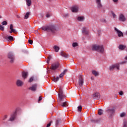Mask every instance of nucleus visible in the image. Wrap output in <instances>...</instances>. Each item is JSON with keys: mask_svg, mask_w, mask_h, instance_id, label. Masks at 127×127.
<instances>
[{"mask_svg": "<svg viewBox=\"0 0 127 127\" xmlns=\"http://www.w3.org/2000/svg\"><path fill=\"white\" fill-rule=\"evenodd\" d=\"M115 30L117 32L119 37H121V36H124V34L123 33V32H121L120 31L118 28H115Z\"/></svg>", "mask_w": 127, "mask_h": 127, "instance_id": "15", "label": "nucleus"}, {"mask_svg": "<svg viewBox=\"0 0 127 127\" xmlns=\"http://www.w3.org/2000/svg\"><path fill=\"white\" fill-rule=\"evenodd\" d=\"M79 10V6L75 5L71 7V10L72 12H78V10Z\"/></svg>", "mask_w": 127, "mask_h": 127, "instance_id": "14", "label": "nucleus"}, {"mask_svg": "<svg viewBox=\"0 0 127 127\" xmlns=\"http://www.w3.org/2000/svg\"><path fill=\"white\" fill-rule=\"evenodd\" d=\"M58 105L61 106L63 108H65L68 107L69 104L67 101H64V98H62V99H59Z\"/></svg>", "mask_w": 127, "mask_h": 127, "instance_id": "4", "label": "nucleus"}, {"mask_svg": "<svg viewBox=\"0 0 127 127\" xmlns=\"http://www.w3.org/2000/svg\"><path fill=\"white\" fill-rule=\"evenodd\" d=\"M127 48V46L123 45H120L119 46V49L120 50H125Z\"/></svg>", "mask_w": 127, "mask_h": 127, "instance_id": "19", "label": "nucleus"}, {"mask_svg": "<svg viewBox=\"0 0 127 127\" xmlns=\"http://www.w3.org/2000/svg\"><path fill=\"white\" fill-rule=\"evenodd\" d=\"M29 90H30L32 92H36V90H37V84H33L29 88Z\"/></svg>", "mask_w": 127, "mask_h": 127, "instance_id": "8", "label": "nucleus"}, {"mask_svg": "<svg viewBox=\"0 0 127 127\" xmlns=\"http://www.w3.org/2000/svg\"><path fill=\"white\" fill-rule=\"evenodd\" d=\"M114 18L116 17V14L114 13H112Z\"/></svg>", "mask_w": 127, "mask_h": 127, "instance_id": "52", "label": "nucleus"}, {"mask_svg": "<svg viewBox=\"0 0 127 127\" xmlns=\"http://www.w3.org/2000/svg\"><path fill=\"white\" fill-rule=\"evenodd\" d=\"M28 43H29V44H32L33 43V41H32V40H29Z\"/></svg>", "mask_w": 127, "mask_h": 127, "instance_id": "43", "label": "nucleus"}, {"mask_svg": "<svg viewBox=\"0 0 127 127\" xmlns=\"http://www.w3.org/2000/svg\"><path fill=\"white\" fill-rule=\"evenodd\" d=\"M100 21H101V22H103V23H107V22H108V21H107V20H106V19H104V18L101 19L100 20Z\"/></svg>", "mask_w": 127, "mask_h": 127, "instance_id": "31", "label": "nucleus"}, {"mask_svg": "<svg viewBox=\"0 0 127 127\" xmlns=\"http://www.w3.org/2000/svg\"><path fill=\"white\" fill-rule=\"evenodd\" d=\"M92 48L93 51H97L100 53H103L104 51L103 45H93Z\"/></svg>", "mask_w": 127, "mask_h": 127, "instance_id": "2", "label": "nucleus"}, {"mask_svg": "<svg viewBox=\"0 0 127 127\" xmlns=\"http://www.w3.org/2000/svg\"><path fill=\"white\" fill-rule=\"evenodd\" d=\"M126 51H127V50H126Z\"/></svg>", "mask_w": 127, "mask_h": 127, "instance_id": "57", "label": "nucleus"}, {"mask_svg": "<svg viewBox=\"0 0 127 127\" xmlns=\"http://www.w3.org/2000/svg\"><path fill=\"white\" fill-rule=\"evenodd\" d=\"M42 29L44 31L51 32L52 33H54L56 31V27L54 25H51L50 26L42 27Z\"/></svg>", "mask_w": 127, "mask_h": 127, "instance_id": "1", "label": "nucleus"}, {"mask_svg": "<svg viewBox=\"0 0 127 127\" xmlns=\"http://www.w3.org/2000/svg\"><path fill=\"white\" fill-rule=\"evenodd\" d=\"M33 77H31L29 80V83H31L33 81Z\"/></svg>", "mask_w": 127, "mask_h": 127, "instance_id": "45", "label": "nucleus"}, {"mask_svg": "<svg viewBox=\"0 0 127 127\" xmlns=\"http://www.w3.org/2000/svg\"><path fill=\"white\" fill-rule=\"evenodd\" d=\"M126 60H127V56L125 58Z\"/></svg>", "mask_w": 127, "mask_h": 127, "instance_id": "55", "label": "nucleus"}, {"mask_svg": "<svg viewBox=\"0 0 127 127\" xmlns=\"http://www.w3.org/2000/svg\"><path fill=\"white\" fill-rule=\"evenodd\" d=\"M119 95H120V96H123V95H124V91H121L120 92H119Z\"/></svg>", "mask_w": 127, "mask_h": 127, "instance_id": "44", "label": "nucleus"}, {"mask_svg": "<svg viewBox=\"0 0 127 127\" xmlns=\"http://www.w3.org/2000/svg\"><path fill=\"white\" fill-rule=\"evenodd\" d=\"M26 1L28 6H30V5H31V0H26Z\"/></svg>", "mask_w": 127, "mask_h": 127, "instance_id": "26", "label": "nucleus"}, {"mask_svg": "<svg viewBox=\"0 0 127 127\" xmlns=\"http://www.w3.org/2000/svg\"><path fill=\"white\" fill-rule=\"evenodd\" d=\"M77 46H78V43H72L73 47H77Z\"/></svg>", "mask_w": 127, "mask_h": 127, "instance_id": "34", "label": "nucleus"}, {"mask_svg": "<svg viewBox=\"0 0 127 127\" xmlns=\"http://www.w3.org/2000/svg\"><path fill=\"white\" fill-rule=\"evenodd\" d=\"M41 100H42V97L40 96L39 98L38 101L40 102V101H41Z\"/></svg>", "mask_w": 127, "mask_h": 127, "instance_id": "49", "label": "nucleus"}, {"mask_svg": "<svg viewBox=\"0 0 127 127\" xmlns=\"http://www.w3.org/2000/svg\"><path fill=\"white\" fill-rule=\"evenodd\" d=\"M126 17H125V16L124 15V14H120V15L119 16V20L120 21H126Z\"/></svg>", "mask_w": 127, "mask_h": 127, "instance_id": "16", "label": "nucleus"}, {"mask_svg": "<svg viewBox=\"0 0 127 127\" xmlns=\"http://www.w3.org/2000/svg\"><path fill=\"white\" fill-rule=\"evenodd\" d=\"M51 123H52V122H50V123L47 124L46 127H50L51 126Z\"/></svg>", "mask_w": 127, "mask_h": 127, "instance_id": "47", "label": "nucleus"}, {"mask_svg": "<svg viewBox=\"0 0 127 127\" xmlns=\"http://www.w3.org/2000/svg\"><path fill=\"white\" fill-rule=\"evenodd\" d=\"M78 85L80 87H82L84 85V78L81 75L79 77Z\"/></svg>", "mask_w": 127, "mask_h": 127, "instance_id": "9", "label": "nucleus"}, {"mask_svg": "<svg viewBox=\"0 0 127 127\" xmlns=\"http://www.w3.org/2000/svg\"><path fill=\"white\" fill-rule=\"evenodd\" d=\"M15 31H16V30H11L9 32V33H12V32H15Z\"/></svg>", "mask_w": 127, "mask_h": 127, "instance_id": "46", "label": "nucleus"}, {"mask_svg": "<svg viewBox=\"0 0 127 127\" xmlns=\"http://www.w3.org/2000/svg\"><path fill=\"white\" fill-rule=\"evenodd\" d=\"M95 2L97 6V8L99 9H101L103 8V4L101 0H95Z\"/></svg>", "mask_w": 127, "mask_h": 127, "instance_id": "6", "label": "nucleus"}, {"mask_svg": "<svg viewBox=\"0 0 127 127\" xmlns=\"http://www.w3.org/2000/svg\"><path fill=\"white\" fill-rule=\"evenodd\" d=\"M67 71V69H65L64 70V71L60 74V78H63V77H64V75H65V73H66Z\"/></svg>", "mask_w": 127, "mask_h": 127, "instance_id": "21", "label": "nucleus"}, {"mask_svg": "<svg viewBox=\"0 0 127 127\" xmlns=\"http://www.w3.org/2000/svg\"><path fill=\"white\" fill-rule=\"evenodd\" d=\"M82 32L85 34H88V31H87V28H85V27L83 28L82 29Z\"/></svg>", "mask_w": 127, "mask_h": 127, "instance_id": "25", "label": "nucleus"}, {"mask_svg": "<svg viewBox=\"0 0 127 127\" xmlns=\"http://www.w3.org/2000/svg\"><path fill=\"white\" fill-rule=\"evenodd\" d=\"M93 99H97V98H100V93L99 92H95L92 94Z\"/></svg>", "mask_w": 127, "mask_h": 127, "instance_id": "17", "label": "nucleus"}, {"mask_svg": "<svg viewBox=\"0 0 127 127\" xmlns=\"http://www.w3.org/2000/svg\"><path fill=\"white\" fill-rule=\"evenodd\" d=\"M8 58L10 59V63H13V62H14V59H15V58L12 53L10 52L8 54Z\"/></svg>", "mask_w": 127, "mask_h": 127, "instance_id": "5", "label": "nucleus"}, {"mask_svg": "<svg viewBox=\"0 0 127 127\" xmlns=\"http://www.w3.org/2000/svg\"><path fill=\"white\" fill-rule=\"evenodd\" d=\"M10 30H15V29H13V25L12 24L10 25Z\"/></svg>", "mask_w": 127, "mask_h": 127, "instance_id": "39", "label": "nucleus"}, {"mask_svg": "<svg viewBox=\"0 0 127 127\" xmlns=\"http://www.w3.org/2000/svg\"><path fill=\"white\" fill-rule=\"evenodd\" d=\"M62 16L63 17H64V18H65L66 17H69V13H63L62 14Z\"/></svg>", "mask_w": 127, "mask_h": 127, "instance_id": "27", "label": "nucleus"}, {"mask_svg": "<svg viewBox=\"0 0 127 127\" xmlns=\"http://www.w3.org/2000/svg\"><path fill=\"white\" fill-rule=\"evenodd\" d=\"M23 84V81H21L20 79H17L16 82V85L17 87H22Z\"/></svg>", "mask_w": 127, "mask_h": 127, "instance_id": "12", "label": "nucleus"}, {"mask_svg": "<svg viewBox=\"0 0 127 127\" xmlns=\"http://www.w3.org/2000/svg\"><path fill=\"white\" fill-rule=\"evenodd\" d=\"M92 73L93 74V75H94V76H95L96 77H97V76H99V74H100L99 73V72L94 70H92Z\"/></svg>", "mask_w": 127, "mask_h": 127, "instance_id": "22", "label": "nucleus"}, {"mask_svg": "<svg viewBox=\"0 0 127 127\" xmlns=\"http://www.w3.org/2000/svg\"><path fill=\"white\" fill-rule=\"evenodd\" d=\"M7 119V115H5L3 118V120H6Z\"/></svg>", "mask_w": 127, "mask_h": 127, "instance_id": "48", "label": "nucleus"}, {"mask_svg": "<svg viewBox=\"0 0 127 127\" xmlns=\"http://www.w3.org/2000/svg\"><path fill=\"white\" fill-rule=\"evenodd\" d=\"M8 40H10V41H11V40H13V37L11 36H8Z\"/></svg>", "mask_w": 127, "mask_h": 127, "instance_id": "32", "label": "nucleus"}, {"mask_svg": "<svg viewBox=\"0 0 127 127\" xmlns=\"http://www.w3.org/2000/svg\"><path fill=\"white\" fill-rule=\"evenodd\" d=\"M1 24L2 25H7V22H6V21H4L1 22Z\"/></svg>", "mask_w": 127, "mask_h": 127, "instance_id": "37", "label": "nucleus"}, {"mask_svg": "<svg viewBox=\"0 0 127 127\" xmlns=\"http://www.w3.org/2000/svg\"><path fill=\"white\" fill-rule=\"evenodd\" d=\"M58 81H59V77L54 78V81L55 82V83H57V82H58Z\"/></svg>", "mask_w": 127, "mask_h": 127, "instance_id": "33", "label": "nucleus"}, {"mask_svg": "<svg viewBox=\"0 0 127 127\" xmlns=\"http://www.w3.org/2000/svg\"><path fill=\"white\" fill-rule=\"evenodd\" d=\"M59 99H60V100H62V99L64 98V95H63V90H62L61 88H60L59 90Z\"/></svg>", "mask_w": 127, "mask_h": 127, "instance_id": "13", "label": "nucleus"}, {"mask_svg": "<svg viewBox=\"0 0 127 127\" xmlns=\"http://www.w3.org/2000/svg\"><path fill=\"white\" fill-rule=\"evenodd\" d=\"M103 111L102 109H99L98 111V115H99V116H102V115L103 114Z\"/></svg>", "mask_w": 127, "mask_h": 127, "instance_id": "28", "label": "nucleus"}, {"mask_svg": "<svg viewBox=\"0 0 127 127\" xmlns=\"http://www.w3.org/2000/svg\"><path fill=\"white\" fill-rule=\"evenodd\" d=\"M46 17H47V18L50 17V14H47L46 15Z\"/></svg>", "mask_w": 127, "mask_h": 127, "instance_id": "50", "label": "nucleus"}, {"mask_svg": "<svg viewBox=\"0 0 127 127\" xmlns=\"http://www.w3.org/2000/svg\"><path fill=\"white\" fill-rule=\"evenodd\" d=\"M29 16V12H28L25 15V17H24L25 19H27V18H28Z\"/></svg>", "mask_w": 127, "mask_h": 127, "instance_id": "29", "label": "nucleus"}, {"mask_svg": "<svg viewBox=\"0 0 127 127\" xmlns=\"http://www.w3.org/2000/svg\"><path fill=\"white\" fill-rule=\"evenodd\" d=\"M91 122H92V123H99V120L92 119V120H91Z\"/></svg>", "mask_w": 127, "mask_h": 127, "instance_id": "36", "label": "nucleus"}, {"mask_svg": "<svg viewBox=\"0 0 127 127\" xmlns=\"http://www.w3.org/2000/svg\"><path fill=\"white\" fill-rule=\"evenodd\" d=\"M2 17L1 16H0V18H2Z\"/></svg>", "mask_w": 127, "mask_h": 127, "instance_id": "56", "label": "nucleus"}, {"mask_svg": "<svg viewBox=\"0 0 127 127\" xmlns=\"http://www.w3.org/2000/svg\"><path fill=\"white\" fill-rule=\"evenodd\" d=\"M27 75H28V72L25 71L22 72V77L24 79H26V78H27Z\"/></svg>", "mask_w": 127, "mask_h": 127, "instance_id": "20", "label": "nucleus"}, {"mask_svg": "<svg viewBox=\"0 0 127 127\" xmlns=\"http://www.w3.org/2000/svg\"><path fill=\"white\" fill-rule=\"evenodd\" d=\"M91 80H94V77L92 76L91 77Z\"/></svg>", "mask_w": 127, "mask_h": 127, "instance_id": "54", "label": "nucleus"}, {"mask_svg": "<svg viewBox=\"0 0 127 127\" xmlns=\"http://www.w3.org/2000/svg\"><path fill=\"white\" fill-rule=\"evenodd\" d=\"M106 112L108 114V115H110V116H113V115L115 114V112H116V110L114 109V108L108 109L106 111Z\"/></svg>", "mask_w": 127, "mask_h": 127, "instance_id": "7", "label": "nucleus"}, {"mask_svg": "<svg viewBox=\"0 0 127 127\" xmlns=\"http://www.w3.org/2000/svg\"><path fill=\"white\" fill-rule=\"evenodd\" d=\"M125 116H126V113L125 112L121 113L120 115V117L121 118H124V117H125Z\"/></svg>", "mask_w": 127, "mask_h": 127, "instance_id": "41", "label": "nucleus"}, {"mask_svg": "<svg viewBox=\"0 0 127 127\" xmlns=\"http://www.w3.org/2000/svg\"><path fill=\"white\" fill-rule=\"evenodd\" d=\"M60 54L61 56H63V57H64V58H68V56H69V55L66 54V53H65L63 52H61L60 53Z\"/></svg>", "mask_w": 127, "mask_h": 127, "instance_id": "18", "label": "nucleus"}, {"mask_svg": "<svg viewBox=\"0 0 127 127\" xmlns=\"http://www.w3.org/2000/svg\"><path fill=\"white\" fill-rule=\"evenodd\" d=\"M22 52L24 54H28V51H27V50H23Z\"/></svg>", "mask_w": 127, "mask_h": 127, "instance_id": "35", "label": "nucleus"}, {"mask_svg": "<svg viewBox=\"0 0 127 127\" xmlns=\"http://www.w3.org/2000/svg\"><path fill=\"white\" fill-rule=\"evenodd\" d=\"M3 38L5 39V40H8V37L7 36H3Z\"/></svg>", "mask_w": 127, "mask_h": 127, "instance_id": "42", "label": "nucleus"}, {"mask_svg": "<svg viewBox=\"0 0 127 127\" xmlns=\"http://www.w3.org/2000/svg\"><path fill=\"white\" fill-rule=\"evenodd\" d=\"M50 62V58H48V61H47V63H49Z\"/></svg>", "mask_w": 127, "mask_h": 127, "instance_id": "51", "label": "nucleus"}, {"mask_svg": "<svg viewBox=\"0 0 127 127\" xmlns=\"http://www.w3.org/2000/svg\"><path fill=\"white\" fill-rule=\"evenodd\" d=\"M54 49H55V51L56 52H58L59 51V50L60 49V48H59V47L57 46H54Z\"/></svg>", "mask_w": 127, "mask_h": 127, "instance_id": "23", "label": "nucleus"}, {"mask_svg": "<svg viewBox=\"0 0 127 127\" xmlns=\"http://www.w3.org/2000/svg\"><path fill=\"white\" fill-rule=\"evenodd\" d=\"M84 19V16H79L77 17V20H78V21H83Z\"/></svg>", "mask_w": 127, "mask_h": 127, "instance_id": "24", "label": "nucleus"}, {"mask_svg": "<svg viewBox=\"0 0 127 127\" xmlns=\"http://www.w3.org/2000/svg\"><path fill=\"white\" fill-rule=\"evenodd\" d=\"M59 67V63H54L52 64V66L51 67V69L52 70H56Z\"/></svg>", "mask_w": 127, "mask_h": 127, "instance_id": "10", "label": "nucleus"}, {"mask_svg": "<svg viewBox=\"0 0 127 127\" xmlns=\"http://www.w3.org/2000/svg\"><path fill=\"white\" fill-rule=\"evenodd\" d=\"M78 112H81L82 111V106H79L77 107Z\"/></svg>", "mask_w": 127, "mask_h": 127, "instance_id": "40", "label": "nucleus"}, {"mask_svg": "<svg viewBox=\"0 0 127 127\" xmlns=\"http://www.w3.org/2000/svg\"><path fill=\"white\" fill-rule=\"evenodd\" d=\"M0 30H1L2 31H3V30H4V27H3V26L0 24Z\"/></svg>", "mask_w": 127, "mask_h": 127, "instance_id": "38", "label": "nucleus"}, {"mask_svg": "<svg viewBox=\"0 0 127 127\" xmlns=\"http://www.w3.org/2000/svg\"><path fill=\"white\" fill-rule=\"evenodd\" d=\"M127 62H122L120 63H117L114 64H112L111 66L109 67V70L110 71H113V70H115L116 69L117 70H120V64H125Z\"/></svg>", "mask_w": 127, "mask_h": 127, "instance_id": "3", "label": "nucleus"}, {"mask_svg": "<svg viewBox=\"0 0 127 127\" xmlns=\"http://www.w3.org/2000/svg\"><path fill=\"white\" fill-rule=\"evenodd\" d=\"M60 122H61V120H57L56 121V126H59V124H60Z\"/></svg>", "mask_w": 127, "mask_h": 127, "instance_id": "30", "label": "nucleus"}, {"mask_svg": "<svg viewBox=\"0 0 127 127\" xmlns=\"http://www.w3.org/2000/svg\"><path fill=\"white\" fill-rule=\"evenodd\" d=\"M15 118H16V111L14 112L13 114H11V117L9 119V121L12 122L15 119Z\"/></svg>", "mask_w": 127, "mask_h": 127, "instance_id": "11", "label": "nucleus"}, {"mask_svg": "<svg viewBox=\"0 0 127 127\" xmlns=\"http://www.w3.org/2000/svg\"><path fill=\"white\" fill-rule=\"evenodd\" d=\"M114 2H117L119 0H113Z\"/></svg>", "mask_w": 127, "mask_h": 127, "instance_id": "53", "label": "nucleus"}]
</instances>
